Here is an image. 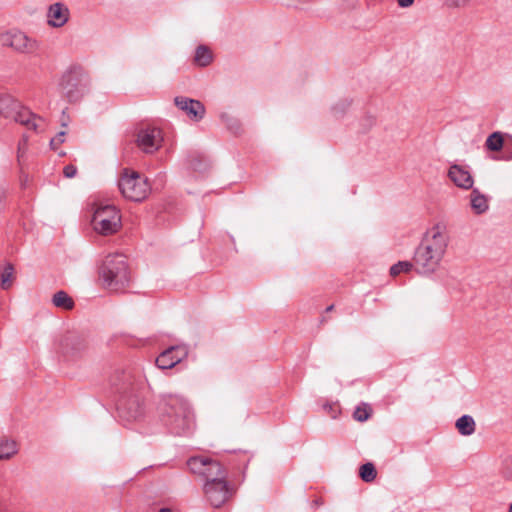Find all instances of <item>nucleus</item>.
<instances>
[{
  "label": "nucleus",
  "instance_id": "a878e982",
  "mask_svg": "<svg viewBox=\"0 0 512 512\" xmlns=\"http://www.w3.org/2000/svg\"><path fill=\"white\" fill-rule=\"evenodd\" d=\"M413 263L410 261H399L392 265L390 268V275L393 277L398 276L400 273H408L412 270Z\"/></svg>",
  "mask_w": 512,
  "mask_h": 512
},
{
  "label": "nucleus",
  "instance_id": "393cba45",
  "mask_svg": "<svg viewBox=\"0 0 512 512\" xmlns=\"http://www.w3.org/2000/svg\"><path fill=\"white\" fill-rule=\"evenodd\" d=\"M13 272H14V268H13L12 264H8L5 266L3 272L1 273L0 286L3 290H8L12 286Z\"/></svg>",
  "mask_w": 512,
  "mask_h": 512
},
{
  "label": "nucleus",
  "instance_id": "dca6fc26",
  "mask_svg": "<svg viewBox=\"0 0 512 512\" xmlns=\"http://www.w3.org/2000/svg\"><path fill=\"white\" fill-rule=\"evenodd\" d=\"M61 347L66 353L77 355L87 349L88 342L85 336L70 332L62 338Z\"/></svg>",
  "mask_w": 512,
  "mask_h": 512
},
{
  "label": "nucleus",
  "instance_id": "72a5a7b5",
  "mask_svg": "<svg viewBox=\"0 0 512 512\" xmlns=\"http://www.w3.org/2000/svg\"><path fill=\"white\" fill-rule=\"evenodd\" d=\"M27 144V138L24 137L22 142L19 143V147H18V152L21 153L22 152V149L23 147Z\"/></svg>",
  "mask_w": 512,
  "mask_h": 512
},
{
  "label": "nucleus",
  "instance_id": "cd10ccee",
  "mask_svg": "<svg viewBox=\"0 0 512 512\" xmlns=\"http://www.w3.org/2000/svg\"><path fill=\"white\" fill-rule=\"evenodd\" d=\"M66 132L60 131L54 138L50 140V146L53 150H56L60 144L65 141Z\"/></svg>",
  "mask_w": 512,
  "mask_h": 512
},
{
  "label": "nucleus",
  "instance_id": "4468645a",
  "mask_svg": "<svg viewBox=\"0 0 512 512\" xmlns=\"http://www.w3.org/2000/svg\"><path fill=\"white\" fill-rule=\"evenodd\" d=\"M449 179L459 188L464 190H469L473 187L474 180L469 172L464 166L461 165H451L448 170Z\"/></svg>",
  "mask_w": 512,
  "mask_h": 512
},
{
  "label": "nucleus",
  "instance_id": "b1692460",
  "mask_svg": "<svg viewBox=\"0 0 512 512\" xmlns=\"http://www.w3.org/2000/svg\"><path fill=\"white\" fill-rule=\"evenodd\" d=\"M359 474L361 479L367 483L372 482L377 476L375 466L370 462L365 463L360 467Z\"/></svg>",
  "mask_w": 512,
  "mask_h": 512
},
{
  "label": "nucleus",
  "instance_id": "7c9ffc66",
  "mask_svg": "<svg viewBox=\"0 0 512 512\" xmlns=\"http://www.w3.org/2000/svg\"><path fill=\"white\" fill-rule=\"evenodd\" d=\"M77 173V168L74 165H66L63 169V174L66 178H73Z\"/></svg>",
  "mask_w": 512,
  "mask_h": 512
},
{
  "label": "nucleus",
  "instance_id": "20e7f679",
  "mask_svg": "<svg viewBox=\"0 0 512 512\" xmlns=\"http://www.w3.org/2000/svg\"><path fill=\"white\" fill-rule=\"evenodd\" d=\"M100 278L110 291L125 289L131 279L126 257L119 253L107 255L100 268Z\"/></svg>",
  "mask_w": 512,
  "mask_h": 512
},
{
  "label": "nucleus",
  "instance_id": "f257e3e1",
  "mask_svg": "<svg viewBox=\"0 0 512 512\" xmlns=\"http://www.w3.org/2000/svg\"><path fill=\"white\" fill-rule=\"evenodd\" d=\"M110 386L119 417L127 422L139 419L144 411V402L132 370L116 369L110 377Z\"/></svg>",
  "mask_w": 512,
  "mask_h": 512
},
{
  "label": "nucleus",
  "instance_id": "bb28decb",
  "mask_svg": "<svg viewBox=\"0 0 512 512\" xmlns=\"http://www.w3.org/2000/svg\"><path fill=\"white\" fill-rule=\"evenodd\" d=\"M372 409L368 404H362L358 406L354 411V419L359 422H364L369 419L371 416Z\"/></svg>",
  "mask_w": 512,
  "mask_h": 512
},
{
  "label": "nucleus",
  "instance_id": "aec40b11",
  "mask_svg": "<svg viewBox=\"0 0 512 512\" xmlns=\"http://www.w3.org/2000/svg\"><path fill=\"white\" fill-rule=\"evenodd\" d=\"M213 60V55L211 50L204 45H200L196 48L194 55V63L197 66L205 67L208 66Z\"/></svg>",
  "mask_w": 512,
  "mask_h": 512
},
{
  "label": "nucleus",
  "instance_id": "412c9836",
  "mask_svg": "<svg viewBox=\"0 0 512 512\" xmlns=\"http://www.w3.org/2000/svg\"><path fill=\"white\" fill-rule=\"evenodd\" d=\"M17 444L13 440L6 438L0 439V460H7L17 453Z\"/></svg>",
  "mask_w": 512,
  "mask_h": 512
},
{
  "label": "nucleus",
  "instance_id": "423d86ee",
  "mask_svg": "<svg viewBox=\"0 0 512 512\" xmlns=\"http://www.w3.org/2000/svg\"><path fill=\"white\" fill-rule=\"evenodd\" d=\"M88 86V75L81 67L77 66L65 71L59 82L61 93L69 102L80 100L87 92Z\"/></svg>",
  "mask_w": 512,
  "mask_h": 512
},
{
  "label": "nucleus",
  "instance_id": "c9c22d12",
  "mask_svg": "<svg viewBox=\"0 0 512 512\" xmlns=\"http://www.w3.org/2000/svg\"><path fill=\"white\" fill-rule=\"evenodd\" d=\"M333 308H334V305H330V306H328V307L326 308V311H327V312H330V311H332V310H333Z\"/></svg>",
  "mask_w": 512,
  "mask_h": 512
},
{
  "label": "nucleus",
  "instance_id": "9d476101",
  "mask_svg": "<svg viewBox=\"0 0 512 512\" xmlns=\"http://www.w3.org/2000/svg\"><path fill=\"white\" fill-rule=\"evenodd\" d=\"M203 492L211 506L219 508L233 497L235 490L229 485L227 477H219L205 481Z\"/></svg>",
  "mask_w": 512,
  "mask_h": 512
},
{
  "label": "nucleus",
  "instance_id": "1a4fd4ad",
  "mask_svg": "<svg viewBox=\"0 0 512 512\" xmlns=\"http://www.w3.org/2000/svg\"><path fill=\"white\" fill-rule=\"evenodd\" d=\"M118 186L122 195L132 201H142L150 189L145 179L136 172L129 173L128 170L121 176Z\"/></svg>",
  "mask_w": 512,
  "mask_h": 512
},
{
  "label": "nucleus",
  "instance_id": "c756f323",
  "mask_svg": "<svg viewBox=\"0 0 512 512\" xmlns=\"http://www.w3.org/2000/svg\"><path fill=\"white\" fill-rule=\"evenodd\" d=\"M323 408L333 419H335L340 413L339 407L336 404H325Z\"/></svg>",
  "mask_w": 512,
  "mask_h": 512
},
{
  "label": "nucleus",
  "instance_id": "6e6552de",
  "mask_svg": "<svg viewBox=\"0 0 512 512\" xmlns=\"http://www.w3.org/2000/svg\"><path fill=\"white\" fill-rule=\"evenodd\" d=\"M187 467L191 473L204 478L205 481L227 477V472L220 462L208 456L190 457L187 460Z\"/></svg>",
  "mask_w": 512,
  "mask_h": 512
},
{
  "label": "nucleus",
  "instance_id": "f704fd0d",
  "mask_svg": "<svg viewBox=\"0 0 512 512\" xmlns=\"http://www.w3.org/2000/svg\"><path fill=\"white\" fill-rule=\"evenodd\" d=\"M161 363V360H160V355H158L156 358H155V365L157 368H160V364Z\"/></svg>",
  "mask_w": 512,
  "mask_h": 512
},
{
  "label": "nucleus",
  "instance_id": "6ab92c4d",
  "mask_svg": "<svg viewBox=\"0 0 512 512\" xmlns=\"http://www.w3.org/2000/svg\"><path fill=\"white\" fill-rule=\"evenodd\" d=\"M455 427L463 436H470L475 432L476 423L472 416L463 415L456 420Z\"/></svg>",
  "mask_w": 512,
  "mask_h": 512
},
{
  "label": "nucleus",
  "instance_id": "4c0bfd02",
  "mask_svg": "<svg viewBox=\"0 0 512 512\" xmlns=\"http://www.w3.org/2000/svg\"><path fill=\"white\" fill-rule=\"evenodd\" d=\"M508 512H512V503L509 506V511Z\"/></svg>",
  "mask_w": 512,
  "mask_h": 512
},
{
  "label": "nucleus",
  "instance_id": "ddd939ff",
  "mask_svg": "<svg viewBox=\"0 0 512 512\" xmlns=\"http://www.w3.org/2000/svg\"><path fill=\"white\" fill-rule=\"evenodd\" d=\"M175 105L193 121H200L204 118L206 109L205 106L195 99L188 97L177 96L174 99Z\"/></svg>",
  "mask_w": 512,
  "mask_h": 512
},
{
  "label": "nucleus",
  "instance_id": "39448f33",
  "mask_svg": "<svg viewBox=\"0 0 512 512\" xmlns=\"http://www.w3.org/2000/svg\"><path fill=\"white\" fill-rule=\"evenodd\" d=\"M0 114L13 119L36 133L43 132L47 126L43 117L22 106L18 100L9 94L0 95Z\"/></svg>",
  "mask_w": 512,
  "mask_h": 512
},
{
  "label": "nucleus",
  "instance_id": "c85d7f7f",
  "mask_svg": "<svg viewBox=\"0 0 512 512\" xmlns=\"http://www.w3.org/2000/svg\"><path fill=\"white\" fill-rule=\"evenodd\" d=\"M349 106H350V102H348L347 100H344V101H340L339 103L335 104L332 109L336 115H340V114H343Z\"/></svg>",
  "mask_w": 512,
  "mask_h": 512
},
{
  "label": "nucleus",
  "instance_id": "2f4dec72",
  "mask_svg": "<svg viewBox=\"0 0 512 512\" xmlns=\"http://www.w3.org/2000/svg\"><path fill=\"white\" fill-rule=\"evenodd\" d=\"M470 0H447L449 7H464L469 3Z\"/></svg>",
  "mask_w": 512,
  "mask_h": 512
},
{
  "label": "nucleus",
  "instance_id": "f03ea898",
  "mask_svg": "<svg viewBox=\"0 0 512 512\" xmlns=\"http://www.w3.org/2000/svg\"><path fill=\"white\" fill-rule=\"evenodd\" d=\"M450 236L444 224L437 223L428 229L414 254L416 271L422 275H431L441 266Z\"/></svg>",
  "mask_w": 512,
  "mask_h": 512
},
{
  "label": "nucleus",
  "instance_id": "e433bc0d",
  "mask_svg": "<svg viewBox=\"0 0 512 512\" xmlns=\"http://www.w3.org/2000/svg\"><path fill=\"white\" fill-rule=\"evenodd\" d=\"M162 512H172V511L168 508H162Z\"/></svg>",
  "mask_w": 512,
  "mask_h": 512
},
{
  "label": "nucleus",
  "instance_id": "473e14b6",
  "mask_svg": "<svg viewBox=\"0 0 512 512\" xmlns=\"http://www.w3.org/2000/svg\"><path fill=\"white\" fill-rule=\"evenodd\" d=\"M397 1H398L399 6H401V7H409L410 5L413 4L414 0H397Z\"/></svg>",
  "mask_w": 512,
  "mask_h": 512
},
{
  "label": "nucleus",
  "instance_id": "4be33fe9",
  "mask_svg": "<svg viewBox=\"0 0 512 512\" xmlns=\"http://www.w3.org/2000/svg\"><path fill=\"white\" fill-rule=\"evenodd\" d=\"M52 303L58 307L65 310H70L74 306L73 299L65 292V291H58L53 295Z\"/></svg>",
  "mask_w": 512,
  "mask_h": 512
},
{
  "label": "nucleus",
  "instance_id": "0eeeda50",
  "mask_svg": "<svg viewBox=\"0 0 512 512\" xmlns=\"http://www.w3.org/2000/svg\"><path fill=\"white\" fill-rule=\"evenodd\" d=\"M94 230L101 235H111L121 228V215L119 210L110 204L100 205L96 208L92 218Z\"/></svg>",
  "mask_w": 512,
  "mask_h": 512
},
{
  "label": "nucleus",
  "instance_id": "2eb2a0df",
  "mask_svg": "<svg viewBox=\"0 0 512 512\" xmlns=\"http://www.w3.org/2000/svg\"><path fill=\"white\" fill-rule=\"evenodd\" d=\"M188 355L186 346L176 345L165 348L162 351V370L173 368Z\"/></svg>",
  "mask_w": 512,
  "mask_h": 512
},
{
  "label": "nucleus",
  "instance_id": "f3484780",
  "mask_svg": "<svg viewBox=\"0 0 512 512\" xmlns=\"http://www.w3.org/2000/svg\"><path fill=\"white\" fill-rule=\"evenodd\" d=\"M47 18L50 26L62 27L69 19V10L62 3H54L48 9Z\"/></svg>",
  "mask_w": 512,
  "mask_h": 512
},
{
  "label": "nucleus",
  "instance_id": "7ed1b4c3",
  "mask_svg": "<svg viewBox=\"0 0 512 512\" xmlns=\"http://www.w3.org/2000/svg\"><path fill=\"white\" fill-rule=\"evenodd\" d=\"M194 425V414L188 402L180 396L162 399V426L173 434L189 431Z\"/></svg>",
  "mask_w": 512,
  "mask_h": 512
},
{
  "label": "nucleus",
  "instance_id": "9b49d317",
  "mask_svg": "<svg viewBox=\"0 0 512 512\" xmlns=\"http://www.w3.org/2000/svg\"><path fill=\"white\" fill-rule=\"evenodd\" d=\"M0 44L23 54H32L38 49V43L35 39L15 29L0 34Z\"/></svg>",
  "mask_w": 512,
  "mask_h": 512
},
{
  "label": "nucleus",
  "instance_id": "a211bd4d",
  "mask_svg": "<svg viewBox=\"0 0 512 512\" xmlns=\"http://www.w3.org/2000/svg\"><path fill=\"white\" fill-rule=\"evenodd\" d=\"M470 203L476 214H483L489 208L487 197L477 188H474L470 194Z\"/></svg>",
  "mask_w": 512,
  "mask_h": 512
},
{
  "label": "nucleus",
  "instance_id": "f8f14e48",
  "mask_svg": "<svg viewBox=\"0 0 512 512\" xmlns=\"http://www.w3.org/2000/svg\"><path fill=\"white\" fill-rule=\"evenodd\" d=\"M160 135V128L145 126L137 133V145L145 153H153L158 150L159 144L156 136Z\"/></svg>",
  "mask_w": 512,
  "mask_h": 512
},
{
  "label": "nucleus",
  "instance_id": "58836bf2",
  "mask_svg": "<svg viewBox=\"0 0 512 512\" xmlns=\"http://www.w3.org/2000/svg\"><path fill=\"white\" fill-rule=\"evenodd\" d=\"M512 159V153H511V156L509 158H507V160H511Z\"/></svg>",
  "mask_w": 512,
  "mask_h": 512
},
{
  "label": "nucleus",
  "instance_id": "5701e85b",
  "mask_svg": "<svg viewBox=\"0 0 512 512\" xmlns=\"http://www.w3.org/2000/svg\"><path fill=\"white\" fill-rule=\"evenodd\" d=\"M503 137L500 132H494L488 136L486 139L485 145L488 150L491 151H499L503 147Z\"/></svg>",
  "mask_w": 512,
  "mask_h": 512
}]
</instances>
